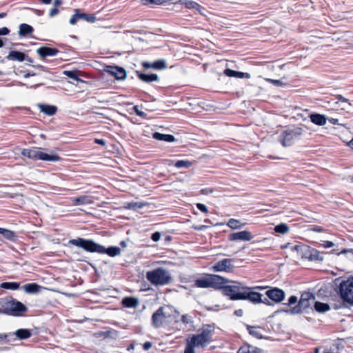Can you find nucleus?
<instances>
[{
  "mask_svg": "<svg viewBox=\"0 0 353 353\" xmlns=\"http://www.w3.org/2000/svg\"><path fill=\"white\" fill-rule=\"evenodd\" d=\"M267 81L272 83L276 86H281L282 85V82L279 80H274V79H268Z\"/></svg>",
  "mask_w": 353,
  "mask_h": 353,
  "instance_id": "50",
  "label": "nucleus"
},
{
  "mask_svg": "<svg viewBox=\"0 0 353 353\" xmlns=\"http://www.w3.org/2000/svg\"><path fill=\"white\" fill-rule=\"evenodd\" d=\"M105 71L114 77L117 80H123L126 78V72L121 67L108 65L105 67Z\"/></svg>",
  "mask_w": 353,
  "mask_h": 353,
  "instance_id": "15",
  "label": "nucleus"
},
{
  "mask_svg": "<svg viewBox=\"0 0 353 353\" xmlns=\"http://www.w3.org/2000/svg\"><path fill=\"white\" fill-rule=\"evenodd\" d=\"M134 112H136V114L139 116V117H145V113L141 110H140L138 108V106L135 105L134 107Z\"/></svg>",
  "mask_w": 353,
  "mask_h": 353,
  "instance_id": "46",
  "label": "nucleus"
},
{
  "mask_svg": "<svg viewBox=\"0 0 353 353\" xmlns=\"http://www.w3.org/2000/svg\"><path fill=\"white\" fill-rule=\"evenodd\" d=\"M252 235L250 232L248 230L240 231L234 233H232L229 235V240L232 241H249L252 240Z\"/></svg>",
  "mask_w": 353,
  "mask_h": 353,
  "instance_id": "17",
  "label": "nucleus"
},
{
  "mask_svg": "<svg viewBox=\"0 0 353 353\" xmlns=\"http://www.w3.org/2000/svg\"><path fill=\"white\" fill-rule=\"evenodd\" d=\"M63 74L66 77L72 79L77 81H83L81 79L79 78L77 72L75 70H64Z\"/></svg>",
  "mask_w": 353,
  "mask_h": 353,
  "instance_id": "38",
  "label": "nucleus"
},
{
  "mask_svg": "<svg viewBox=\"0 0 353 353\" xmlns=\"http://www.w3.org/2000/svg\"><path fill=\"white\" fill-rule=\"evenodd\" d=\"M235 314L237 315V316H242L243 314V310H236L235 311Z\"/></svg>",
  "mask_w": 353,
  "mask_h": 353,
  "instance_id": "60",
  "label": "nucleus"
},
{
  "mask_svg": "<svg viewBox=\"0 0 353 353\" xmlns=\"http://www.w3.org/2000/svg\"><path fill=\"white\" fill-rule=\"evenodd\" d=\"M290 228L286 223H282L275 226L274 231L280 234H286L289 232Z\"/></svg>",
  "mask_w": 353,
  "mask_h": 353,
  "instance_id": "36",
  "label": "nucleus"
},
{
  "mask_svg": "<svg viewBox=\"0 0 353 353\" xmlns=\"http://www.w3.org/2000/svg\"><path fill=\"white\" fill-rule=\"evenodd\" d=\"M123 305L129 308L136 307L139 305V301L134 297H125L122 301Z\"/></svg>",
  "mask_w": 353,
  "mask_h": 353,
  "instance_id": "28",
  "label": "nucleus"
},
{
  "mask_svg": "<svg viewBox=\"0 0 353 353\" xmlns=\"http://www.w3.org/2000/svg\"><path fill=\"white\" fill-rule=\"evenodd\" d=\"M207 228L208 227L206 225H200L199 227H196V229L198 230H204V229H205Z\"/></svg>",
  "mask_w": 353,
  "mask_h": 353,
  "instance_id": "62",
  "label": "nucleus"
},
{
  "mask_svg": "<svg viewBox=\"0 0 353 353\" xmlns=\"http://www.w3.org/2000/svg\"><path fill=\"white\" fill-rule=\"evenodd\" d=\"M224 74L226 76L230 77H236V78H239V79H242V78L249 79V78H250V74L249 73L238 72V71H235V70H231V69H228V68L225 69L224 70Z\"/></svg>",
  "mask_w": 353,
  "mask_h": 353,
  "instance_id": "21",
  "label": "nucleus"
},
{
  "mask_svg": "<svg viewBox=\"0 0 353 353\" xmlns=\"http://www.w3.org/2000/svg\"><path fill=\"white\" fill-rule=\"evenodd\" d=\"M0 287L3 289L17 290L19 288V283L17 282H4L1 283Z\"/></svg>",
  "mask_w": 353,
  "mask_h": 353,
  "instance_id": "33",
  "label": "nucleus"
},
{
  "mask_svg": "<svg viewBox=\"0 0 353 353\" xmlns=\"http://www.w3.org/2000/svg\"><path fill=\"white\" fill-rule=\"evenodd\" d=\"M178 3L183 5L186 8L194 9L197 10L201 14L204 15L203 11L205 10V8L194 1L179 0Z\"/></svg>",
  "mask_w": 353,
  "mask_h": 353,
  "instance_id": "18",
  "label": "nucleus"
},
{
  "mask_svg": "<svg viewBox=\"0 0 353 353\" xmlns=\"http://www.w3.org/2000/svg\"><path fill=\"white\" fill-rule=\"evenodd\" d=\"M181 321L184 324H188L192 323V317L188 314H183L181 316Z\"/></svg>",
  "mask_w": 353,
  "mask_h": 353,
  "instance_id": "43",
  "label": "nucleus"
},
{
  "mask_svg": "<svg viewBox=\"0 0 353 353\" xmlns=\"http://www.w3.org/2000/svg\"><path fill=\"white\" fill-rule=\"evenodd\" d=\"M94 142L96 143L101 145H105V141L103 139H96L94 140Z\"/></svg>",
  "mask_w": 353,
  "mask_h": 353,
  "instance_id": "55",
  "label": "nucleus"
},
{
  "mask_svg": "<svg viewBox=\"0 0 353 353\" xmlns=\"http://www.w3.org/2000/svg\"><path fill=\"white\" fill-rule=\"evenodd\" d=\"M303 129L299 127H293L282 131L279 135V141L284 147L292 145L294 140L303 134Z\"/></svg>",
  "mask_w": 353,
  "mask_h": 353,
  "instance_id": "8",
  "label": "nucleus"
},
{
  "mask_svg": "<svg viewBox=\"0 0 353 353\" xmlns=\"http://www.w3.org/2000/svg\"><path fill=\"white\" fill-rule=\"evenodd\" d=\"M266 296L272 301L278 303L284 300L285 294L283 290L274 288L265 292Z\"/></svg>",
  "mask_w": 353,
  "mask_h": 353,
  "instance_id": "14",
  "label": "nucleus"
},
{
  "mask_svg": "<svg viewBox=\"0 0 353 353\" xmlns=\"http://www.w3.org/2000/svg\"><path fill=\"white\" fill-rule=\"evenodd\" d=\"M59 12V11L58 8H57L56 7L52 8L50 10L49 16L50 17H53L56 16L57 14H58Z\"/></svg>",
  "mask_w": 353,
  "mask_h": 353,
  "instance_id": "48",
  "label": "nucleus"
},
{
  "mask_svg": "<svg viewBox=\"0 0 353 353\" xmlns=\"http://www.w3.org/2000/svg\"><path fill=\"white\" fill-rule=\"evenodd\" d=\"M298 301V299L296 296H291L289 299L288 302L287 303L288 305H292L295 304Z\"/></svg>",
  "mask_w": 353,
  "mask_h": 353,
  "instance_id": "45",
  "label": "nucleus"
},
{
  "mask_svg": "<svg viewBox=\"0 0 353 353\" xmlns=\"http://www.w3.org/2000/svg\"><path fill=\"white\" fill-rule=\"evenodd\" d=\"M144 206L143 203L141 202H130L127 203L125 205V208L129 210H137L138 209H141Z\"/></svg>",
  "mask_w": 353,
  "mask_h": 353,
  "instance_id": "37",
  "label": "nucleus"
},
{
  "mask_svg": "<svg viewBox=\"0 0 353 353\" xmlns=\"http://www.w3.org/2000/svg\"><path fill=\"white\" fill-rule=\"evenodd\" d=\"M348 145L352 148L353 149V138L350 141V142L348 143Z\"/></svg>",
  "mask_w": 353,
  "mask_h": 353,
  "instance_id": "64",
  "label": "nucleus"
},
{
  "mask_svg": "<svg viewBox=\"0 0 353 353\" xmlns=\"http://www.w3.org/2000/svg\"><path fill=\"white\" fill-rule=\"evenodd\" d=\"M59 50L57 48H49V47H41L37 50V54L43 59L46 57H54L56 56Z\"/></svg>",
  "mask_w": 353,
  "mask_h": 353,
  "instance_id": "19",
  "label": "nucleus"
},
{
  "mask_svg": "<svg viewBox=\"0 0 353 353\" xmlns=\"http://www.w3.org/2000/svg\"><path fill=\"white\" fill-rule=\"evenodd\" d=\"M179 312L171 305H164L159 308L152 316V323L154 327H160L164 324L176 321Z\"/></svg>",
  "mask_w": 353,
  "mask_h": 353,
  "instance_id": "2",
  "label": "nucleus"
},
{
  "mask_svg": "<svg viewBox=\"0 0 353 353\" xmlns=\"http://www.w3.org/2000/svg\"><path fill=\"white\" fill-rule=\"evenodd\" d=\"M33 31L34 29L31 26L27 23H21L19 26L18 33L20 37H26L32 34Z\"/></svg>",
  "mask_w": 353,
  "mask_h": 353,
  "instance_id": "25",
  "label": "nucleus"
},
{
  "mask_svg": "<svg viewBox=\"0 0 353 353\" xmlns=\"http://www.w3.org/2000/svg\"><path fill=\"white\" fill-rule=\"evenodd\" d=\"M328 121L332 123V124H339V119H335V118H330L328 119Z\"/></svg>",
  "mask_w": 353,
  "mask_h": 353,
  "instance_id": "56",
  "label": "nucleus"
},
{
  "mask_svg": "<svg viewBox=\"0 0 353 353\" xmlns=\"http://www.w3.org/2000/svg\"><path fill=\"white\" fill-rule=\"evenodd\" d=\"M212 337V330L208 325L202 329L201 332L192 335L187 339L186 347H191L194 350L196 347H204L209 343Z\"/></svg>",
  "mask_w": 353,
  "mask_h": 353,
  "instance_id": "5",
  "label": "nucleus"
},
{
  "mask_svg": "<svg viewBox=\"0 0 353 353\" xmlns=\"http://www.w3.org/2000/svg\"><path fill=\"white\" fill-rule=\"evenodd\" d=\"M227 283V279L216 274H208L204 277L197 279L194 285L200 288H214L219 289L223 284Z\"/></svg>",
  "mask_w": 353,
  "mask_h": 353,
  "instance_id": "6",
  "label": "nucleus"
},
{
  "mask_svg": "<svg viewBox=\"0 0 353 353\" xmlns=\"http://www.w3.org/2000/svg\"><path fill=\"white\" fill-rule=\"evenodd\" d=\"M44 4H50L52 0H40Z\"/></svg>",
  "mask_w": 353,
  "mask_h": 353,
  "instance_id": "63",
  "label": "nucleus"
},
{
  "mask_svg": "<svg viewBox=\"0 0 353 353\" xmlns=\"http://www.w3.org/2000/svg\"><path fill=\"white\" fill-rule=\"evenodd\" d=\"M315 297L312 293L305 292L301 294L299 304L285 312L292 314L301 313L303 310L310 307Z\"/></svg>",
  "mask_w": 353,
  "mask_h": 353,
  "instance_id": "10",
  "label": "nucleus"
},
{
  "mask_svg": "<svg viewBox=\"0 0 353 353\" xmlns=\"http://www.w3.org/2000/svg\"><path fill=\"white\" fill-rule=\"evenodd\" d=\"M79 18L80 19L91 23L94 22L96 20V17L94 14H87L85 13H79Z\"/></svg>",
  "mask_w": 353,
  "mask_h": 353,
  "instance_id": "41",
  "label": "nucleus"
},
{
  "mask_svg": "<svg viewBox=\"0 0 353 353\" xmlns=\"http://www.w3.org/2000/svg\"><path fill=\"white\" fill-rule=\"evenodd\" d=\"M244 225L245 224H240L239 221L234 219H230L227 223V225L232 230L240 229L243 227Z\"/></svg>",
  "mask_w": 353,
  "mask_h": 353,
  "instance_id": "35",
  "label": "nucleus"
},
{
  "mask_svg": "<svg viewBox=\"0 0 353 353\" xmlns=\"http://www.w3.org/2000/svg\"><path fill=\"white\" fill-rule=\"evenodd\" d=\"M80 18H79V10H75V14H73L70 19V23L71 25H75L76 23L77 22L78 20H79Z\"/></svg>",
  "mask_w": 353,
  "mask_h": 353,
  "instance_id": "42",
  "label": "nucleus"
},
{
  "mask_svg": "<svg viewBox=\"0 0 353 353\" xmlns=\"http://www.w3.org/2000/svg\"><path fill=\"white\" fill-rule=\"evenodd\" d=\"M238 353H250L248 347H242L238 350Z\"/></svg>",
  "mask_w": 353,
  "mask_h": 353,
  "instance_id": "52",
  "label": "nucleus"
},
{
  "mask_svg": "<svg viewBox=\"0 0 353 353\" xmlns=\"http://www.w3.org/2000/svg\"><path fill=\"white\" fill-rule=\"evenodd\" d=\"M227 283H230V284L226 285L223 284V287L219 288V289H222L223 293L230 296L231 300H241L239 296L244 292L246 285L243 283L236 281H228L227 280Z\"/></svg>",
  "mask_w": 353,
  "mask_h": 353,
  "instance_id": "7",
  "label": "nucleus"
},
{
  "mask_svg": "<svg viewBox=\"0 0 353 353\" xmlns=\"http://www.w3.org/2000/svg\"><path fill=\"white\" fill-rule=\"evenodd\" d=\"M13 335L19 339L24 340L30 338L32 336V332L28 329H19L15 331Z\"/></svg>",
  "mask_w": 353,
  "mask_h": 353,
  "instance_id": "26",
  "label": "nucleus"
},
{
  "mask_svg": "<svg viewBox=\"0 0 353 353\" xmlns=\"http://www.w3.org/2000/svg\"><path fill=\"white\" fill-rule=\"evenodd\" d=\"M196 208L203 213L208 212V208L203 203H196Z\"/></svg>",
  "mask_w": 353,
  "mask_h": 353,
  "instance_id": "44",
  "label": "nucleus"
},
{
  "mask_svg": "<svg viewBox=\"0 0 353 353\" xmlns=\"http://www.w3.org/2000/svg\"><path fill=\"white\" fill-rule=\"evenodd\" d=\"M161 238V233L159 232H156L152 234V240L154 242H157Z\"/></svg>",
  "mask_w": 353,
  "mask_h": 353,
  "instance_id": "47",
  "label": "nucleus"
},
{
  "mask_svg": "<svg viewBox=\"0 0 353 353\" xmlns=\"http://www.w3.org/2000/svg\"><path fill=\"white\" fill-rule=\"evenodd\" d=\"M334 245V243L331 241H327L325 247L326 248H332Z\"/></svg>",
  "mask_w": 353,
  "mask_h": 353,
  "instance_id": "61",
  "label": "nucleus"
},
{
  "mask_svg": "<svg viewBox=\"0 0 353 353\" xmlns=\"http://www.w3.org/2000/svg\"><path fill=\"white\" fill-rule=\"evenodd\" d=\"M146 279L154 285L163 286L168 285L171 281L172 276L168 270L158 268L147 272Z\"/></svg>",
  "mask_w": 353,
  "mask_h": 353,
  "instance_id": "4",
  "label": "nucleus"
},
{
  "mask_svg": "<svg viewBox=\"0 0 353 353\" xmlns=\"http://www.w3.org/2000/svg\"><path fill=\"white\" fill-rule=\"evenodd\" d=\"M69 244L83 249L90 252H97L99 254H107L111 257L118 256L121 254V248L117 246H112L105 248L103 245L98 244L92 240L77 238L69 241Z\"/></svg>",
  "mask_w": 353,
  "mask_h": 353,
  "instance_id": "1",
  "label": "nucleus"
},
{
  "mask_svg": "<svg viewBox=\"0 0 353 353\" xmlns=\"http://www.w3.org/2000/svg\"><path fill=\"white\" fill-rule=\"evenodd\" d=\"M167 64L165 60L159 59L153 62V68L156 70H163L166 68Z\"/></svg>",
  "mask_w": 353,
  "mask_h": 353,
  "instance_id": "39",
  "label": "nucleus"
},
{
  "mask_svg": "<svg viewBox=\"0 0 353 353\" xmlns=\"http://www.w3.org/2000/svg\"><path fill=\"white\" fill-rule=\"evenodd\" d=\"M72 201L76 205H88L92 203L91 198L88 196H81L79 197L73 198Z\"/></svg>",
  "mask_w": 353,
  "mask_h": 353,
  "instance_id": "27",
  "label": "nucleus"
},
{
  "mask_svg": "<svg viewBox=\"0 0 353 353\" xmlns=\"http://www.w3.org/2000/svg\"><path fill=\"white\" fill-rule=\"evenodd\" d=\"M247 329L250 334L255 336L257 339L262 338L263 336L261 332V328L260 327L248 325Z\"/></svg>",
  "mask_w": 353,
  "mask_h": 353,
  "instance_id": "32",
  "label": "nucleus"
},
{
  "mask_svg": "<svg viewBox=\"0 0 353 353\" xmlns=\"http://www.w3.org/2000/svg\"><path fill=\"white\" fill-rule=\"evenodd\" d=\"M184 353H194V350H192L191 347H186L185 349Z\"/></svg>",
  "mask_w": 353,
  "mask_h": 353,
  "instance_id": "57",
  "label": "nucleus"
},
{
  "mask_svg": "<svg viewBox=\"0 0 353 353\" xmlns=\"http://www.w3.org/2000/svg\"><path fill=\"white\" fill-rule=\"evenodd\" d=\"M138 77L143 81L150 83L158 80V76L156 74H143L139 73Z\"/></svg>",
  "mask_w": 353,
  "mask_h": 353,
  "instance_id": "29",
  "label": "nucleus"
},
{
  "mask_svg": "<svg viewBox=\"0 0 353 353\" xmlns=\"http://www.w3.org/2000/svg\"><path fill=\"white\" fill-rule=\"evenodd\" d=\"M192 165V163L188 161V160H179L177 161L174 165L177 168H189Z\"/></svg>",
  "mask_w": 353,
  "mask_h": 353,
  "instance_id": "40",
  "label": "nucleus"
},
{
  "mask_svg": "<svg viewBox=\"0 0 353 353\" xmlns=\"http://www.w3.org/2000/svg\"><path fill=\"white\" fill-rule=\"evenodd\" d=\"M26 58V54L23 52L12 50L9 52L6 59L12 61H23Z\"/></svg>",
  "mask_w": 353,
  "mask_h": 353,
  "instance_id": "23",
  "label": "nucleus"
},
{
  "mask_svg": "<svg viewBox=\"0 0 353 353\" xmlns=\"http://www.w3.org/2000/svg\"><path fill=\"white\" fill-rule=\"evenodd\" d=\"M62 4L61 0H54V5L55 7L59 6Z\"/></svg>",
  "mask_w": 353,
  "mask_h": 353,
  "instance_id": "58",
  "label": "nucleus"
},
{
  "mask_svg": "<svg viewBox=\"0 0 353 353\" xmlns=\"http://www.w3.org/2000/svg\"><path fill=\"white\" fill-rule=\"evenodd\" d=\"M152 137L156 140L163 141L168 143L174 142L176 141V139L173 135L165 134L159 132L153 133Z\"/></svg>",
  "mask_w": 353,
  "mask_h": 353,
  "instance_id": "22",
  "label": "nucleus"
},
{
  "mask_svg": "<svg viewBox=\"0 0 353 353\" xmlns=\"http://www.w3.org/2000/svg\"><path fill=\"white\" fill-rule=\"evenodd\" d=\"M2 313L14 316H21L27 311L26 306L11 296L2 298Z\"/></svg>",
  "mask_w": 353,
  "mask_h": 353,
  "instance_id": "3",
  "label": "nucleus"
},
{
  "mask_svg": "<svg viewBox=\"0 0 353 353\" xmlns=\"http://www.w3.org/2000/svg\"><path fill=\"white\" fill-rule=\"evenodd\" d=\"M152 345V343L151 342L147 341L143 343V347L144 350H148L149 349L151 348Z\"/></svg>",
  "mask_w": 353,
  "mask_h": 353,
  "instance_id": "51",
  "label": "nucleus"
},
{
  "mask_svg": "<svg viewBox=\"0 0 353 353\" xmlns=\"http://www.w3.org/2000/svg\"><path fill=\"white\" fill-rule=\"evenodd\" d=\"M0 234L9 241H15L17 240V235L12 230L0 228Z\"/></svg>",
  "mask_w": 353,
  "mask_h": 353,
  "instance_id": "31",
  "label": "nucleus"
},
{
  "mask_svg": "<svg viewBox=\"0 0 353 353\" xmlns=\"http://www.w3.org/2000/svg\"><path fill=\"white\" fill-rule=\"evenodd\" d=\"M252 288L245 286V290L243 293H241V296H239L241 300H248L254 304L263 303L268 305H271L269 300L265 299H262V294L252 291Z\"/></svg>",
  "mask_w": 353,
  "mask_h": 353,
  "instance_id": "11",
  "label": "nucleus"
},
{
  "mask_svg": "<svg viewBox=\"0 0 353 353\" xmlns=\"http://www.w3.org/2000/svg\"><path fill=\"white\" fill-rule=\"evenodd\" d=\"M337 99H338L339 101L342 102V103H347V101H348V100H347V99H345V97H343V96H341V95H339V96L337 97Z\"/></svg>",
  "mask_w": 353,
  "mask_h": 353,
  "instance_id": "54",
  "label": "nucleus"
},
{
  "mask_svg": "<svg viewBox=\"0 0 353 353\" xmlns=\"http://www.w3.org/2000/svg\"><path fill=\"white\" fill-rule=\"evenodd\" d=\"M22 155L34 160H42L46 161H58L60 157L56 154H48L43 152L40 148H33L32 149H24L21 152Z\"/></svg>",
  "mask_w": 353,
  "mask_h": 353,
  "instance_id": "9",
  "label": "nucleus"
},
{
  "mask_svg": "<svg viewBox=\"0 0 353 353\" xmlns=\"http://www.w3.org/2000/svg\"><path fill=\"white\" fill-rule=\"evenodd\" d=\"M340 294L343 300L353 304V277L341 283Z\"/></svg>",
  "mask_w": 353,
  "mask_h": 353,
  "instance_id": "12",
  "label": "nucleus"
},
{
  "mask_svg": "<svg viewBox=\"0 0 353 353\" xmlns=\"http://www.w3.org/2000/svg\"><path fill=\"white\" fill-rule=\"evenodd\" d=\"M314 308L319 312H325L330 310V307L327 303L316 301L314 303Z\"/></svg>",
  "mask_w": 353,
  "mask_h": 353,
  "instance_id": "34",
  "label": "nucleus"
},
{
  "mask_svg": "<svg viewBox=\"0 0 353 353\" xmlns=\"http://www.w3.org/2000/svg\"><path fill=\"white\" fill-rule=\"evenodd\" d=\"M143 65L145 68H153V63L150 62H144Z\"/></svg>",
  "mask_w": 353,
  "mask_h": 353,
  "instance_id": "53",
  "label": "nucleus"
},
{
  "mask_svg": "<svg viewBox=\"0 0 353 353\" xmlns=\"http://www.w3.org/2000/svg\"><path fill=\"white\" fill-rule=\"evenodd\" d=\"M292 250L297 252L298 255L302 259H307L310 261L316 260L317 251L311 249L309 246L303 244L296 245L293 247Z\"/></svg>",
  "mask_w": 353,
  "mask_h": 353,
  "instance_id": "13",
  "label": "nucleus"
},
{
  "mask_svg": "<svg viewBox=\"0 0 353 353\" xmlns=\"http://www.w3.org/2000/svg\"><path fill=\"white\" fill-rule=\"evenodd\" d=\"M10 33V30L6 28L3 27L0 28V36L1 35H8Z\"/></svg>",
  "mask_w": 353,
  "mask_h": 353,
  "instance_id": "49",
  "label": "nucleus"
},
{
  "mask_svg": "<svg viewBox=\"0 0 353 353\" xmlns=\"http://www.w3.org/2000/svg\"><path fill=\"white\" fill-rule=\"evenodd\" d=\"M310 121L317 125H324L326 124L327 118L321 114L313 113L309 116Z\"/></svg>",
  "mask_w": 353,
  "mask_h": 353,
  "instance_id": "20",
  "label": "nucleus"
},
{
  "mask_svg": "<svg viewBox=\"0 0 353 353\" xmlns=\"http://www.w3.org/2000/svg\"><path fill=\"white\" fill-rule=\"evenodd\" d=\"M41 288V286L35 283H28L23 286L24 291L28 294H37Z\"/></svg>",
  "mask_w": 353,
  "mask_h": 353,
  "instance_id": "24",
  "label": "nucleus"
},
{
  "mask_svg": "<svg viewBox=\"0 0 353 353\" xmlns=\"http://www.w3.org/2000/svg\"><path fill=\"white\" fill-rule=\"evenodd\" d=\"M39 109L41 112L49 116L54 115L57 110L56 106L50 105H39Z\"/></svg>",
  "mask_w": 353,
  "mask_h": 353,
  "instance_id": "30",
  "label": "nucleus"
},
{
  "mask_svg": "<svg viewBox=\"0 0 353 353\" xmlns=\"http://www.w3.org/2000/svg\"><path fill=\"white\" fill-rule=\"evenodd\" d=\"M232 259H224L217 262L213 267L212 269L216 272H231L232 265Z\"/></svg>",
  "mask_w": 353,
  "mask_h": 353,
  "instance_id": "16",
  "label": "nucleus"
},
{
  "mask_svg": "<svg viewBox=\"0 0 353 353\" xmlns=\"http://www.w3.org/2000/svg\"><path fill=\"white\" fill-rule=\"evenodd\" d=\"M10 336H11V334L6 335L4 334H0V341L3 340V339H6L7 337Z\"/></svg>",
  "mask_w": 353,
  "mask_h": 353,
  "instance_id": "59",
  "label": "nucleus"
}]
</instances>
